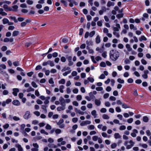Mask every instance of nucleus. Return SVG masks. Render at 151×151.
<instances>
[{"mask_svg": "<svg viewBox=\"0 0 151 151\" xmlns=\"http://www.w3.org/2000/svg\"><path fill=\"white\" fill-rule=\"evenodd\" d=\"M109 56L110 58L113 61H115L119 56V52L116 50H111L110 52Z\"/></svg>", "mask_w": 151, "mask_h": 151, "instance_id": "1", "label": "nucleus"}, {"mask_svg": "<svg viewBox=\"0 0 151 151\" xmlns=\"http://www.w3.org/2000/svg\"><path fill=\"white\" fill-rule=\"evenodd\" d=\"M134 144V143L132 140L129 141H126L124 145L126 146L127 149H129L132 148Z\"/></svg>", "mask_w": 151, "mask_h": 151, "instance_id": "2", "label": "nucleus"}, {"mask_svg": "<svg viewBox=\"0 0 151 151\" xmlns=\"http://www.w3.org/2000/svg\"><path fill=\"white\" fill-rule=\"evenodd\" d=\"M33 146L35 147L34 148H32L31 150L32 151H38V148L39 147V145L37 143H34L33 144Z\"/></svg>", "mask_w": 151, "mask_h": 151, "instance_id": "3", "label": "nucleus"}, {"mask_svg": "<svg viewBox=\"0 0 151 151\" xmlns=\"http://www.w3.org/2000/svg\"><path fill=\"white\" fill-rule=\"evenodd\" d=\"M30 117L31 114L30 111H26L24 116V118L25 119H27Z\"/></svg>", "mask_w": 151, "mask_h": 151, "instance_id": "4", "label": "nucleus"}, {"mask_svg": "<svg viewBox=\"0 0 151 151\" xmlns=\"http://www.w3.org/2000/svg\"><path fill=\"white\" fill-rule=\"evenodd\" d=\"M116 27H114L113 30L114 32H118L120 29V26L119 24H116Z\"/></svg>", "mask_w": 151, "mask_h": 151, "instance_id": "5", "label": "nucleus"}, {"mask_svg": "<svg viewBox=\"0 0 151 151\" xmlns=\"http://www.w3.org/2000/svg\"><path fill=\"white\" fill-rule=\"evenodd\" d=\"M59 101H60V105L62 106L65 107V100L62 97H61L60 98Z\"/></svg>", "mask_w": 151, "mask_h": 151, "instance_id": "6", "label": "nucleus"}, {"mask_svg": "<svg viewBox=\"0 0 151 151\" xmlns=\"http://www.w3.org/2000/svg\"><path fill=\"white\" fill-rule=\"evenodd\" d=\"M91 123V121L89 120H86L83 121L82 122L81 124L80 125L81 126H84L86 125L87 124H90Z\"/></svg>", "mask_w": 151, "mask_h": 151, "instance_id": "7", "label": "nucleus"}, {"mask_svg": "<svg viewBox=\"0 0 151 151\" xmlns=\"http://www.w3.org/2000/svg\"><path fill=\"white\" fill-rule=\"evenodd\" d=\"M1 68L3 69H5L6 68V65L4 64H2L1 65H0V73H1L2 74H3L4 73H5V72H4Z\"/></svg>", "mask_w": 151, "mask_h": 151, "instance_id": "8", "label": "nucleus"}, {"mask_svg": "<svg viewBox=\"0 0 151 151\" xmlns=\"http://www.w3.org/2000/svg\"><path fill=\"white\" fill-rule=\"evenodd\" d=\"M12 104L14 105L19 106L20 105V103L18 100L15 99L13 101Z\"/></svg>", "mask_w": 151, "mask_h": 151, "instance_id": "9", "label": "nucleus"}, {"mask_svg": "<svg viewBox=\"0 0 151 151\" xmlns=\"http://www.w3.org/2000/svg\"><path fill=\"white\" fill-rule=\"evenodd\" d=\"M13 92L12 93L15 96H17V93L19 91V90L17 88H14L13 89Z\"/></svg>", "mask_w": 151, "mask_h": 151, "instance_id": "10", "label": "nucleus"}, {"mask_svg": "<svg viewBox=\"0 0 151 151\" xmlns=\"http://www.w3.org/2000/svg\"><path fill=\"white\" fill-rule=\"evenodd\" d=\"M70 71V72L71 71V70L70 69V68L69 67H64L61 70L62 72H63L64 71Z\"/></svg>", "mask_w": 151, "mask_h": 151, "instance_id": "11", "label": "nucleus"}, {"mask_svg": "<svg viewBox=\"0 0 151 151\" xmlns=\"http://www.w3.org/2000/svg\"><path fill=\"white\" fill-rule=\"evenodd\" d=\"M15 146L16 147L18 148L19 151H23V149L20 145L17 144Z\"/></svg>", "mask_w": 151, "mask_h": 151, "instance_id": "12", "label": "nucleus"}, {"mask_svg": "<svg viewBox=\"0 0 151 151\" xmlns=\"http://www.w3.org/2000/svg\"><path fill=\"white\" fill-rule=\"evenodd\" d=\"M19 31L15 30L12 32V36L13 37H16L19 35Z\"/></svg>", "mask_w": 151, "mask_h": 151, "instance_id": "13", "label": "nucleus"}, {"mask_svg": "<svg viewBox=\"0 0 151 151\" xmlns=\"http://www.w3.org/2000/svg\"><path fill=\"white\" fill-rule=\"evenodd\" d=\"M95 104L97 106H99L101 104V101L100 100L96 99L95 100Z\"/></svg>", "mask_w": 151, "mask_h": 151, "instance_id": "14", "label": "nucleus"}, {"mask_svg": "<svg viewBox=\"0 0 151 151\" xmlns=\"http://www.w3.org/2000/svg\"><path fill=\"white\" fill-rule=\"evenodd\" d=\"M65 109V107L63 106H58L57 108V110L58 111H61L62 110H64Z\"/></svg>", "mask_w": 151, "mask_h": 151, "instance_id": "15", "label": "nucleus"}, {"mask_svg": "<svg viewBox=\"0 0 151 151\" xmlns=\"http://www.w3.org/2000/svg\"><path fill=\"white\" fill-rule=\"evenodd\" d=\"M115 5V3L111 1H108L107 2V6L108 7H110L111 6H114Z\"/></svg>", "mask_w": 151, "mask_h": 151, "instance_id": "16", "label": "nucleus"}, {"mask_svg": "<svg viewBox=\"0 0 151 151\" xmlns=\"http://www.w3.org/2000/svg\"><path fill=\"white\" fill-rule=\"evenodd\" d=\"M86 43L87 45L90 46L93 45V42L91 40H87Z\"/></svg>", "mask_w": 151, "mask_h": 151, "instance_id": "17", "label": "nucleus"}, {"mask_svg": "<svg viewBox=\"0 0 151 151\" xmlns=\"http://www.w3.org/2000/svg\"><path fill=\"white\" fill-rule=\"evenodd\" d=\"M100 42V37L99 35H98L96 38V42L97 44H99Z\"/></svg>", "mask_w": 151, "mask_h": 151, "instance_id": "18", "label": "nucleus"}, {"mask_svg": "<svg viewBox=\"0 0 151 151\" xmlns=\"http://www.w3.org/2000/svg\"><path fill=\"white\" fill-rule=\"evenodd\" d=\"M91 114L93 116L94 118H96L97 114H96V111L95 110L92 111L91 112Z\"/></svg>", "mask_w": 151, "mask_h": 151, "instance_id": "19", "label": "nucleus"}, {"mask_svg": "<svg viewBox=\"0 0 151 151\" xmlns=\"http://www.w3.org/2000/svg\"><path fill=\"white\" fill-rule=\"evenodd\" d=\"M126 47L128 51L130 52L132 51V49L130 45L129 44H127L126 45Z\"/></svg>", "mask_w": 151, "mask_h": 151, "instance_id": "20", "label": "nucleus"}, {"mask_svg": "<svg viewBox=\"0 0 151 151\" xmlns=\"http://www.w3.org/2000/svg\"><path fill=\"white\" fill-rule=\"evenodd\" d=\"M87 128L89 130H93L95 129V127L93 125H91L88 126Z\"/></svg>", "mask_w": 151, "mask_h": 151, "instance_id": "21", "label": "nucleus"}, {"mask_svg": "<svg viewBox=\"0 0 151 151\" xmlns=\"http://www.w3.org/2000/svg\"><path fill=\"white\" fill-rule=\"evenodd\" d=\"M147 40V38L144 35L142 36L139 39V40L140 41H142V40L146 41Z\"/></svg>", "mask_w": 151, "mask_h": 151, "instance_id": "22", "label": "nucleus"}, {"mask_svg": "<svg viewBox=\"0 0 151 151\" xmlns=\"http://www.w3.org/2000/svg\"><path fill=\"white\" fill-rule=\"evenodd\" d=\"M114 137L115 139H119L121 138V136L118 133H116L114 134Z\"/></svg>", "mask_w": 151, "mask_h": 151, "instance_id": "23", "label": "nucleus"}, {"mask_svg": "<svg viewBox=\"0 0 151 151\" xmlns=\"http://www.w3.org/2000/svg\"><path fill=\"white\" fill-rule=\"evenodd\" d=\"M113 35H115L117 38H119L120 37V35L119 32H113Z\"/></svg>", "mask_w": 151, "mask_h": 151, "instance_id": "24", "label": "nucleus"}, {"mask_svg": "<svg viewBox=\"0 0 151 151\" xmlns=\"http://www.w3.org/2000/svg\"><path fill=\"white\" fill-rule=\"evenodd\" d=\"M123 15H124L123 14L120 13V14H117L116 15V17L118 19H119L120 18L123 17Z\"/></svg>", "mask_w": 151, "mask_h": 151, "instance_id": "25", "label": "nucleus"}, {"mask_svg": "<svg viewBox=\"0 0 151 151\" xmlns=\"http://www.w3.org/2000/svg\"><path fill=\"white\" fill-rule=\"evenodd\" d=\"M64 88V86L63 85H61L59 87V91L61 93H63L64 92V91L63 90V89Z\"/></svg>", "mask_w": 151, "mask_h": 151, "instance_id": "26", "label": "nucleus"}, {"mask_svg": "<svg viewBox=\"0 0 151 151\" xmlns=\"http://www.w3.org/2000/svg\"><path fill=\"white\" fill-rule=\"evenodd\" d=\"M35 90L34 89L32 88L31 87L29 86L27 90V91L29 92L30 91H33Z\"/></svg>", "mask_w": 151, "mask_h": 151, "instance_id": "27", "label": "nucleus"}, {"mask_svg": "<svg viewBox=\"0 0 151 151\" xmlns=\"http://www.w3.org/2000/svg\"><path fill=\"white\" fill-rule=\"evenodd\" d=\"M95 32L94 31H93L89 33V37H92L95 34Z\"/></svg>", "mask_w": 151, "mask_h": 151, "instance_id": "28", "label": "nucleus"}, {"mask_svg": "<svg viewBox=\"0 0 151 151\" xmlns=\"http://www.w3.org/2000/svg\"><path fill=\"white\" fill-rule=\"evenodd\" d=\"M103 119H108L109 118V117L106 114H104L102 116Z\"/></svg>", "mask_w": 151, "mask_h": 151, "instance_id": "29", "label": "nucleus"}, {"mask_svg": "<svg viewBox=\"0 0 151 151\" xmlns=\"http://www.w3.org/2000/svg\"><path fill=\"white\" fill-rule=\"evenodd\" d=\"M3 22L4 24H6L8 23L9 20L7 18H4L3 20Z\"/></svg>", "mask_w": 151, "mask_h": 151, "instance_id": "30", "label": "nucleus"}, {"mask_svg": "<svg viewBox=\"0 0 151 151\" xmlns=\"http://www.w3.org/2000/svg\"><path fill=\"white\" fill-rule=\"evenodd\" d=\"M143 120L145 122H147L148 121V117L147 116H143Z\"/></svg>", "mask_w": 151, "mask_h": 151, "instance_id": "31", "label": "nucleus"}, {"mask_svg": "<svg viewBox=\"0 0 151 151\" xmlns=\"http://www.w3.org/2000/svg\"><path fill=\"white\" fill-rule=\"evenodd\" d=\"M122 107L123 108L126 109L129 108V107L125 103H123L122 104Z\"/></svg>", "mask_w": 151, "mask_h": 151, "instance_id": "32", "label": "nucleus"}, {"mask_svg": "<svg viewBox=\"0 0 151 151\" xmlns=\"http://www.w3.org/2000/svg\"><path fill=\"white\" fill-rule=\"evenodd\" d=\"M65 83V80L64 79H62L59 81V83L60 84H64Z\"/></svg>", "mask_w": 151, "mask_h": 151, "instance_id": "33", "label": "nucleus"}, {"mask_svg": "<svg viewBox=\"0 0 151 151\" xmlns=\"http://www.w3.org/2000/svg\"><path fill=\"white\" fill-rule=\"evenodd\" d=\"M48 146L50 147L54 148H56L57 147V146L54 145L53 144H49L48 145Z\"/></svg>", "mask_w": 151, "mask_h": 151, "instance_id": "34", "label": "nucleus"}, {"mask_svg": "<svg viewBox=\"0 0 151 151\" xmlns=\"http://www.w3.org/2000/svg\"><path fill=\"white\" fill-rule=\"evenodd\" d=\"M10 19L13 20L15 23H17L18 22V20L16 19V17H15L11 16L10 17Z\"/></svg>", "mask_w": 151, "mask_h": 151, "instance_id": "35", "label": "nucleus"}, {"mask_svg": "<svg viewBox=\"0 0 151 151\" xmlns=\"http://www.w3.org/2000/svg\"><path fill=\"white\" fill-rule=\"evenodd\" d=\"M82 99V96L81 95H78L76 96V99L78 101H81Z\"/></svg>", "mask_w": 151, "mask_h": 151, "instance_id": "36", "label": "nucleus"}, {"mask_svg": "<svg viewBox=\"0 0 151 151\" xmlns=\"http://www.w3.org/2000/svg\"><path fill=\"white\" fill-rule=\"evenodd\" d=\"M40 132L41 134H44L46 135H48V133L43 129H41Z\"/></svg>", "mask_w": 151, "mask_h": 151, "instance_id": "37", "label": "nucleus"}, {"mask_svg": "<svg viewBox=\"0 0 151 151\" xmlns=\"http://www.w3.org/2000/svg\"><path fill=\"white\" fill-rule=\"evenodd\" d=\"M62 131L60 129H57L55 130V133L56 134H58L60 133Z\"/></svg>", "mask_w": 151, "mask_h": 151, "instance_id": "38", "label": "nucleus"}, {"mask_svg": "<svg viewBox=\"0 0 151 151\" xmlns=\"http://www.w3.org/2000/svg\"><path fill=\"white\" fill-rule=\"evenodd\" d=\"M117 81L118 82L120 83H124V80L123 79H122L120 78H119L117 79Z\"/></svg>", "mask_w": 151, "mask_h": 151, "instance_id": "39", "label": "nucleus"}, {"mask_svg": "<svg viewBox=\"0 0 151 151\" xmlns=\"http://www.w3.org/2000/svg\"><path fill=\"white\" fill-rule=\"evenodd\" d=\"M101 9V10L104 12H105L107 11V10H109V8H107L104 6H102Z\"/></svg>", "mask_w": 151, "mask_h": 151, "instance_id": "40", "label": "nucleus"}, {"mask_svg": "<svg viewBox=\"0 0 151 151\" xmlns=\"http://www.w3.org/2000/svg\"><path fill=\"white\" fill-rule=\"evenodd\" d=\"M102 135L103 137H108L109 138L110 137V136H108L106 134V133L105 132H102Z\"/></svg>", "mask_w": 151, "mask_h": 151, "instance_id": "41", "label": "nucleus"}, {"mask_svg": "<svg viewBox=\"0 0 151 151\" xmlns=\"http://www.w3.org/2000/svg\"><path fill=\"white\" fill-rule=\"evenodd\" d=\"M45 128L47 130H51L52 129V127L49 124H47L45 127Z\"/></svg>", "mask_w": 151, "mask_h": 151, "instance_id": "42", "label": "nucleus"}, {"mask_svg": "<svg viewBox=\"0 0 151 151\" xmlns=\"http://www.w3.org/2000/svg\"><path fill=\"white\" fill-rule=\"evenodd\" d=\"M129 27L131 29H133L134 30H136L137 29V28H135L134 25L133 24H130Z\"/></svg>", "mask_w": 151, "mask_h": 151, "instance_id": "43", "label": "nucleus"}, {"mask_svg": "<svg viewBox=\"0 0 151 151\" xmlns=\"http://www.w3.org/2000/svg\"><path fill=\"white\" fill-rule=\"evenodd\" d=\"M47 106L45 105H42V109L45 111V112H47V110L46 109Z\"/></svg>", "mask_w": 151, "mask_h": 151, "instance_id": "44", "label": "nucleus"}, {"mask_svg": "<svg viewBox=\"0 0 151 151\" xmlns=\"http://www.w3.org/2000/svg\"><path fill=\"white\" fill-rule=\"evenodd\" d=\"M110 101H115L116 100V98L114 96H111L109 98Z\"/></svg>", "mask_w": 151, "mask_h": 151, "instance_id": "45", "label": "nucleus"}, {"mask_svg": "<svg viewBox=\"0 0 151 151\" xmlns=\"http://www.w3.org/2000/svg\"><path fill=\"white\" fill-rule=\"evenodd\" d=\"M33 114L35 115H36V116H40V112L39 111H34L33 112Z\"/></svg>", "mask_w": 151, "mask_h": 151, "instance_id": "46", "label": "nucleus"}, {"mask_svg": "<svg viewBox=\"0 0 151 151\" xmlns=\"http://www.w3.org/2000/svg\"><path fill=\"white\" fill-rule=\"evenodd\" d=\"M102 21L101 20L100 21H98V22H97V24L98 26L99 27H101L102 25Z\"/></svg>", "mask_w": 151, "mask_h": 151, "instance_id": "47", "label": "nucleus"}, {"mask_svg": "<svg viewBox=\"0 0 151 151\" xmlns=\"http://www.w3.org/2000/svg\"><path fill=\"white\" fill-rule=\"evenodd\" d=\"M63 122L64 121L63 119H60L58 122H57V124L58 125H60V124H62Z\"/></svg>", "mask_w": 151, "mask_h": 151, "instance_id": "48", "label": "nucleus"}, {"mask_svg": "<svg viewBox=\"0 0 151 151\" xmlns=\"http://www.w3.org/2000/svg\"><path fill=\"white\" fill-rule=\"evenodd\" d=\"M139 145L140 146H142V147H143L144 148H147L148 147L147 145L146 144H140Z\"/></svg>", "mask_w": 151, "mask_h": 151, "instance_id": "49", "label": "nucleus"}, {"mask_svg": "<svg viewBox=\"0 0 151 151\" xmlns=\"http://www.w3.org/2000/svg\"><path fill=\"white\" fill-rule=\"evenodd\" d=\"M71 72L70 71H66L65 73H63V75L64 76H67L68 74H69Z\"/></svg>", "mask_w": 151, "mask_h": 151, "instance_id": "50", "label": "nucleus"}, {"mask_svg": "<svg viewBox=\"0 0 151 151\" xmlns=\"http://www.w3.org/2000/svg\"><path fill=\"white\" fill-rule=\"evenodd\" d=\"M117 146L116 144L115 143H113L111 145V147L112 149H114Z\"/></svg>", "mask_w": 151, "mask_h": 151, "instance_id": "51", "label": "nucleus"}, {"mask_svg": "<svg viewBox=\"0 0 151 151\" xmlns=\"http://www.w3.org/2000/svg\"><path fill=\"white\" fill-rule=\"evenodd\" d=\"M13 9V10L14 11H17V9L18 8V6L17 5H14L12 6V7Z\"/></svg>", "mask_w": 151, "mask_h": 151, "instance_id": "52", "label": "nucleus"}, {"mask_svg": "<svg viewBox=\"0 0 151 151\" xmlns=\"http://www.w3.org/2000/svg\"><path fill=\"white\" fill-rule=\"evenodd\" d=\"M13 119L15 121H19L20 119L19 117H17L15 116H14L13 117Z\"/></svg>", "mask_w": 151, "mask_h": 151, "instance_id": "53", "label": "nucleus"}, {"mask_svg": "<svg viewBox=\"0 0 151 151\" xmlns=\"http://www.w3.org/2000/svg\"><path fill=\"white\" fill-rule=\"evenodd\" d=\"M100 66L103 67H105L106 66V64L105 63L103 62H101L100 64Z\"/></svg>", "mask_w": 151, "mask_h": 151, "instance_id": "54", "label": "nucleus"}, {"mask_svg": "<svg viewBox=\"0 0 151 151\" xmlns=\"http://www.w3.org/2000/svg\"><path fill=\"white\" fill-rule=\"evenodd\" d=\"M89 96H90V97L91 99H92L93 98H95V96L93 95V94L92 93V92H91L89 93Z\"/></svg>", "mask_w": 151, "mask_h": 151, "instance_id": "55", "label": "nucleus"}, {"mask_svg": "<svg viewBox=\"0 0 151 151\" xmlns=\"http://www.w3.org/2000/svg\"><path fill=\"white\" fill-rule=\"evenodd\" d=\"M141 62L142 64L144 65H146L147 64V62L144 59H142L141 60Z\"/></svg>", "mask_w": 151, "mask_h": 151, "instance_id": "56", "label": "nucleus"}, {"mask_svg": "<svg viewBox=\"0 0 151 151\" xmlns=\"http://www.w3.org/2000/svg\"><path fill=\"white\" fill-rule=\"evenodd\" d=\"M13 64L15 66H17L19 65V61H15L13 62Z\"/></svg>", "mask_w": 151, "mask_h": 151, "instance_id": "57", "label": "nucleus"}, {"mask_svg": "<svg viewBox=\"0 0 151 151\" xmlns=\"http://www.w3.org/2000/svg\"><path fill=\"white\" fill-rule=\"evenodd\" d=\"M49 65L51 67H53L55 65V64L53 61L49 60Z\"/></svg>", "mask_w": 151, "mask_h": 151, "instance_id": "58", "label": "nucleus"}, {"mask_svg": "<svg viewBox=\"0 0 151 151\" xmlns=\"http://www.w3.org/2000/svg\"><path fill=\"white\" fill-rule=\"evenodd\" d=\"M72 104L73 105L76 106H78V103L76 101H74L72 102Z\"/></svg>", "mask_w": 151, "mask_h": 151, "instance_id": "59", "label": "nucleus"}, {"mask_svg": "<svg viewBox=\"0 0 151 151\" xmlns=\"http://www.w3.org/2000/svg\"><path fill=\"white\" fill-rule=\"evenodd\" d=\"M88 80L91 83H93L94 81L93 78L92 77H89L88 78Z\"/></svg>", "mask_w": 151, "mask_h": 151, "instance_id": "60", "label": "nucleus"}, {"mask_svg": "<svg viewBox=\"0 0 151 151\" xmlns=\"http://www.w3.org/2000/svg\"><path fill=\"white\" fill-rule=\"evenodd\" d=\"M42 68V67L41 65H38L36 67L35 70H38L41 69Z\"/></svg>", "mask_w": 151, "mask_h": 151, "instance_id": "61", "label": "nucleus"}, {"mask_svg": "<svg viewBox=\"0 0 151 151\" xmlns=\"http://www.w3.org/2000/svg\"><path fill=\"white\" fill-rule=\"evenodd\" d=\"M106 109L105 108H102L100 110V112L101 113H104L106 112Z\"/></svg>", "mask_w": 151, "mask_h": 151, "instance_id": "62", "label": "nucleus"}, {"mask_svg": "<svg viewBox=\"0 0 151 151\" xmlns=\"http://www.w3.org/2000/svg\"><path fill=\"white\" fill-rule=\"evenodd\" d=\"M99 137L96 136H94L92 137V139L93 141H97Z\"/></svg>", "mask_w": 151, "mask_h": 151, "instance_id": "63", "label": "nucleus"}, {"mask_svg": "<svg viewBox=\"0 0 151 151\" xmlns=\"http://www.w3.org/2000/svg\"><path fill=\"white\" fill-rule=\"evenodd\" d=\"M115 110L117 112H120L121 111V110L119 107H116L115 108Z\"/></svg>", "mask_w": 151, "mask_h": 151, "instance_id": "64", "label": "nucleus"}]
</instances>
